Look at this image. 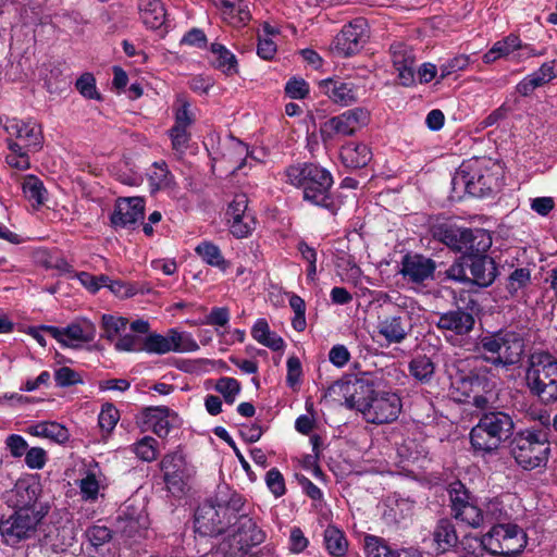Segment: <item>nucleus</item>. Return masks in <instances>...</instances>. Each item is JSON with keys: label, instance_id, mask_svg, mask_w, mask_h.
Masks as SVG:
<instances>
[{"label": "nucleus", "instance_id": "obj_19", "mask_svg": "<svg viewBox=\"0 0 557 557\" xmlns=\"http://www.w3.org/2000/svg\"><path fill=\"white\" fill-rule=\"evenodd\" d=\"M230 232L236 238H245L255 230V216L248 211V198L245 194H238L228 205L225 213Z\"/></svg>", "mask_w": 557, "mask_h": 557}, {"label": "nucleus", "instance_id": "obj_61", "mask_svg": "<svg viewBox=\"0 0 557 557\" xmlns=\"http://www.w3.org/2000/svg\"><path fill=\"white\" fill-rule=\"evenodd\" d=\"M4 445L5 449L9 450L13 458L23 457L28 449L26 440L20 434H10L7 436Z\"/></svg>", "mask_w": 557, "mask_h": 557}, {"label": "nucleus", "instance_id": "obj_29", "mask_svg": "<svg viewBox=\"0 0 557 557\" xmlns=\"http://www.w3.org/2000/svg\"><path fill=\"white\" fill-rule=\"evenodd\" d=\"M392 61L398 73L401 85L411 86L416 83V57L404 44H394L391 47Z\"/></svg>", "mask_w": 557, "mask_h": 557}, {"label": "nucleus", "instance_id": "obj_32", "mask_svg": "<svg viewBox=\"0 0 557 557\" xmlns=\"http://www.w3.org/2000/svg\"><path fill=\"white\" fill-rule=\"evenodd\" d=\"M237 536L243 546H257L265 541L267 534L251 517L243 515L237 520Z\"/></svg>", "mask_w": 557, "mask_h": 557}, {"label": "nucleus", "instance_id": "obj_22", "mask_svg": "<svg viewBox=\"0 0 557 557\" xmlns=\"http://www.w3.org/2000/svg\"><path fill=\"white\" fill-rule=\"evenodd\" d=\"M7 133L20 139L25 147L38 150L42 146V128L34 119H9L4 124Z\"/></svg>", "mask_w": 557, "mask_h": 557}, {"label": "nucleus", "instance_id": "obj_49", "mask_svg": "<svg viewBox=\"0 0 557 557\" xmlns=\"http://www.w3.org/2000/svg\"><path fill=\"white\" fill-rule=\"evenodd\" d=\"M144 348V337L134 333H123L115 342L114 349L119 352H139Z\"/></svg>", "mask_w": 557, "mask_h": 557}, {"label": "nucleus", "instance_id": "obj_41", "mask_svg": "<svg viewBox=\"0 0 557 557\" xmlns=\"http://www.w3.org/2000/svg\"><path fill=\"white\" fill-rule=\"evenodd\" d=\"M410 375L421 382L429 383L435 373V366L430 357L418 355L411 359L408 366Z\"/></svg>", "mask_w": 557, "mask_h": 557}, {"label": "nucleus", "instance_id": "obj_63", "mask_svg": "<svg viewBox=\"0 0 557 557\" xmlns=\"http://www.w3.org/2000/svg\"><path fill=\"white\" fill-rule=\"evenodd\" d=\"M530 271L523 268L516 269L509 276L507 289L515 295L519 289L525 287L530 282Z\"/></svg>", "mask_w": 557, "mask_h": 557}, {"label": "nucleus", "instance_id": "obj_16", "mask_svg": "<svg viewBox=\"0 0 557 557\" xmlns=\"http://www.w3.org/2000/svg\"><path fill=\"white\" fill-rule=\"evenodd\" d=\"M44 515V510H15L7 520L0 521V533L12 543L28 539Z\"/></svg>", "mask_w": 557, "mask_h": 557}, {"label": "nucleus", "instance_id": "obj_51", "mask_svg": "<svg viewBox=\"0 0 557 557\" xmlns=\"http://www.w3.org/2000/svg\"><path fill=\"white\" fill-rule=\"evenodd\" d=\"M215 391L223 396L227 404L232 405L240 392V384L234 377L223 376L216 381Z\"/></svg>", "mask_w": 557, "mask_h": 557}, {"label": "nucleus", "instance_id": "obj_6", "mask_svg": "<svg viewBox=\"0 0 557 557\" xmlns=\"http://www.w3.org/2000/svg\"><path fill=\"white\" fill-rule=\"evenodd\" d=\"M446 276L458 283L487 287L497 276V267L493 258L482 252H470L456 260L446 270Z\"/></svg>", "mask_w": 557, "mask_h": 557}, {"label": "nucleus", "instance_id": "obj_55", "mask_svg": "<svg viewBox=\"0 0 557 557\" xmlns=\"http://www.w3.org/2000/svg\"><path fill=\"white\" fill-rule=\"evenodd\" d=\"M265 484L276 498L286 493L284 476L276 468H272L267 472Z\"/></svg>", "mask_w": 557, "mask_h": 557}, {"label": "nucleus", "instance_id": "obj_47", "mask_svg": "<svg viewBox=\"0 0 557 557\" xmlns=\"http://www.w3.org/2000/svg\"><path fill=\"white\" fill-rule=\"evenodd\" d=\"M147 525V518L143 513H138L136 517L127 511H123L119 516V530L128 537H132L135 533L145 529Z\"/></svg>", "mask_w": 557, "mask_h": 557}, {"label": "nucleus", "instance_id": "obj_42", "mask_svg": "<svg viewBox=\"0 0 557 557\" xmlns=\"http://www.w3.org/2000/svg\"><path fill=\"white\" fill-rule=\"evenodd\" d=\"M324 544L330 555L342 557L347 552V541L344 533L336 527L330 525L324 531Z\"/></svg>", "mask_w": 557, "mask_h": 557}, {"label": "nucleus", "instance_id": "obj_27", "mask_svg": "<svg viewBox=\"0 0 557 557\" xmlns=\"http://www.w3.org/2000/svg\"><path fill=\"white\" fill-rule=\"evenodd\" d=\"M145 203L140 197L121 198L116 201L111 215V223L115 227H126L135 224L144 216Z\"/></svg>", "mask_w": 557, "mask_h": 557}, {"label": "nucleus", "instance_id": "obj_10", "mask_svg": "<svg viewBox=\"0 0 557 557\" xmlns=\"http://www.w3.org/2000/svg\"><path fill=\"white\" fill-rule=\"evenodd\" d=\"M433 236L450 249L459 252H485L492 245L488 233L482 228H466L455 224L434 227Z\"/></svg>", "mask_w": 557, "mask_h": 557}, {"label": "nucleus", "instance_id": "obj_18", "mask_svg": "<svg viewBox=\"0 0 557 557\" xmlns=\"http://www.w3.org/2000/svg\"><path fill=\"white\" fill-rule=\"evenodd\" d=\"M451 510L454 517L472 528H479L484 523V512L472 496L463 490L462 484H457L450 491Z\"/></svg>", "mask_w": 557, "mask_h": 557}, {"label": "nucleus", "instance_id": "obj_1", "mask_svg": "<svg viewBox=\"0 0 557 557\" xmlns=\"http://www.w3.org/2000/svg\"><path fill=\"white\" fill-rule=\"evenodd\" d=\"M346 407L359 411L369 423H391L401 412L403 403L395 392L376 391L362 382H356L346 385Z\"/></svg>", "mask_w": 557, "mask_h": 557}, {"label": "nucleus", "instance_id": "obj_54", "mask_svg": "<svg viewBox=\"0 0 557 557\" xmlns=\"http://www.w3.org/2000/svg\"><path fill=\"white\" fill-rule=\"evenodd\" d=\"M119 420V410L112 404L102 406L98 417V424L102 431L110 433L115 428Z\"/></svg>", "mask_w": 557, "mask_h": 557}, {"label": "nucleus", "instance_id": "obj_56", "mask_svg": "<svg viewBox=\"0 0 557 557\" xmlns=\"http://www.w3.org/2000/svg\"><path fill=\"white\" fill-rule=\"evenodd\" d=\"M468 65L469 58L467 55L454 57L440 66V79L443 81L451 74L463 71Z\"/></svg>", "mask_w": 557, "mask_h": 557}, {"label": "nucleus", "instance_id": "obj_38", "mask_svg": "<svg viewBox=\"0 0 557 557\" xmlns=\"http://www.w3.org/2000/svg\"><path fill=\"white\" fill-rule=\"evenodd\" d=\"M195 252L205 263L216 268L221 272H226L231 267V262L223 257L221 249L211 242L203 240L199 243L195 248Z\"/></svg>", "mask_w": 557, "mask_h": 557}, {"label": "nucleus", "instance_id": "obj_31", "mask_svg": "<svg viewBox=\"0 0 557 557\" xmlns=\"http://www.w3.org/2000/svg\"><path fill=\"white\" fill-rule=\"evenodd\" d=\"M436 325L456 335H465L472 331L474 318L472 313L462 309L450 310L440 315Z\"/></svg>", "mask_w": 557, "mask_h": 557}, {"label": "nucleus", "instance_id": "obj_62", "mask_svg": "<svg viewBox=\"0 0 557 557\" xmlns=\"http://www.w3.org/2000/svg\"><path fill=\"white\" fill-rule=\"evenodd\" d=\"M111 530L106 525H92L86 531V537L95 547L102 546L111 540Z\"/></svg>", "mask_w": 557, "mask_h": 557}, {"label": "nucleus", "instance_id": "obj_30", "mask_svg": "<svg viewBox=\"0 0 557 557\" xmlns=\"http://www.w3.org/2000/svg\"><path fill=\"white\" fill-rule=\"evenodd\" d=\"M434 270L435 263L433 260L420 255H414L404 258L400 272L404 277L414 283H422L433 276Z\"/></svg>", "mask_w": 557, "mask_h": 557}, {"label": "nucleus", "instance_id": "obj_20", "mask_svg": "<svg viewBox=\"0 0 557 557\" xmlns=\"http://www.w3.org/2000/svg\"><path fill=\"white\" fill-rule=\"evenodd\" d=\"M369 37L368 23L364 18H355L345 25L336 36L334 47L345 57L357 53Z\"/></svg>", "mask_w": 557, "mask_h": 557}, {"label": "nucleus", "instance_id": "obj_13", "mask_svg": "<svg viewBox=\"0 0 557 557\" xmlns=\"http://www.w3.org/2000/svg\"><path fill=\"white\" fill-rule=\"evenodd\" d=\"M41 491L39 480L33 475H26L20 478L2 498L9 507L16 510H42L45 507L38 503Z\"/></svg>", "mask_w": 557, "mask_h": 557}, {"label": "nucleus", "instance_id": "obj_4", "mask_svg": "<svg viewBox=\"0 0 557 557\" xmlns=\"http://www.w3.org/2000/svg\"><path fill=\"white\" fill-rule=\"evenodd\" d=\"M530 393L544 405L557 401V359L548 352H533L525 370Z\"/></svg>", "mask_w": 557, "mask_h": 557}, {"label": "nucleus", "instance_id": "obj_3", "mask_svg": "<svg viewBox=\"0 0 557 557\" xmlns=\"http://www.w3.org/2000/svg\"><path fill=\"white\" fill-rule=\"evenodd\" d=\"M513 429L511 417L502 411L484 413L470 431V443L482 457L496 451Z\"/></svg>", "mask_w": 557, "mask_h": 557}, {"label": "nucleus", "instance_id": "obj_12", "mask_svg": "<svg viewBox=\"0 0 557 557\" xmlns=\"http://www.w3.org/2000/svg\"><path fill=\"white\" fill-rule=\"evenodd\" d=\"M199 346L193 336L175 329L169 330L166 335L152 333L144 337L143 351L148 354L164 355L174 352H194Z\"/></svg>", "mask_w": 557, "mask_h": 557}, {"label": "nucleus", "instance_id": "obj_58", "mask_svg": "<svg viewBox=\"0 0 557 557\" xmlns=\"http://www.w3.org/2000/svg\"><path fill=\"white\" fill-rule=\"evenodd\" d=\"M76 277L90 293H97L101 287H104L110 282V278L107 275L101 274L96 276L88 272H79L76 274Z\"/></svg>", "mask_w": 557, "mask_h": 557}, {"label": "nucleus", "instance_id": "obj_33", "mask_svg": "<svg viewBox=\"0 0 557 557\" xmlns=\"http://www.w3.org/2000/svg\"><path fill=\"white\" fill-rule=\"evenodd\" d=\"M26 432L33 436L48 438L58 444H64L70 440L69 430L55 421H41L29 425Z\"/></svg>", "mask_w": 557, "mask_h": 557}, {"label": "nucleus", "instance_id": "obj_2", "mask_svg": "<svg viewBox=\"0 0 557 557\" xmlns=\"http://www.w3.org/2000/svg\"><path fill=\"white\" fill-rule=\"evenodd\" d=\"M287 182L302 190L305 201L326 209L332 214L337 211L331 188L332 174L315 163L290 165L285 171Z\"/></svg>", "mask_w": 557, "mask_h": 557}, {"label": "nucleus", "instance_id": "obj_8", "mask_svg": "<svg viewBox=\"0 0 557 557\" xmlns=\"http://www.w3.org/2000/svg\"><path fill=\"white\" fill-rule=\"evenodd\" d=\"M510 453L521 468L533 470L546 466L550 447L542 431L523 430L511 440Z\"/></svg>", "mask_w": 557, "mask_h": 557}, {"label": "nucleus", "instance_id": "obj_50", "mask_svg": "<svg viewBox=\"0 0 557 557\" xmlns=\"http://www.w3.org/2000/svg\"><path fill=\"white\" fill-rule=\"evenodd\" d=\"M393 547L379 536L367 535L364 539V552L368 557H389Z\"/></svg>", "mask_w": 557, "mask_h": 557}, {"label": "nucleus", "instance_id": "obj_40", "mask_svg": "<svg viewBox=\"0 0 557 557\" xmlns=\"http://www.w3.org/2000/svg\"><path fill=\"white\" fill-rule=\"evenodd\" d=\"M22 190L24 197L35 208L42 206L48 198V191L42 181L35 175H27L23 178Z\"/></svg>", "mask_w": 557, "mask_h": 557}, {"label": "nucleus", "instance_id": "obj_60", "mask_svg": "<svg viewBox=\"0 0 557 557\" xmlns=\"http://www.w3.org/2000/svg\"><path fill=\"white\" fill-rule=\"evenodd\" d=\"M285 92L292 99H304L309 94V85L304 78L292 77L285 85Z\"/></svg>", "mask_w": 557, "mask_h": 557}, {"label": "nucleus", "instance_id": "obj_21", "mask_svg": "<svg viewBox=\"0 0 557 557\" xmlns=\"http://www.w3.org/2000/svg\"><path fill=\"white\" fill-rule=\"evenodd\" d=\"M319 88L331 101L342 107H348L358 99V87L349 79L325 78L319 82Z\"/></svg>", "mask_w": 557, "mask_h": 557}, {"label": "nucleus", "instance_id": "obj_39", "mask_svg": "<svg viewBox=\"0 0 557 557\" xmlns=\"http://www.w3.org/2000/svg\"><path fill=\"white\" fill-rule=\"evenodd\" d=\"M210 51L212 54V63L216 69L221 70L226 75L237 73V59L231 50L221 44L213 42L211 44Z\"/></svg>", "mask_w": 557, "mask_h": 557}, {"label": "nucleus", "instance_id": "obj_7", "mask_svg": "<svg viewBox=\"0 0 557 557\" xmlns=\"http://www.w3.org/2000/svg\"><path fill=\"white\" fill-rule=\"evenodd\" d=\"M469 547L481 548L492 555H512L520 553L527 545V534L513 523H498L482 537L467 539Z\"/></svg>", "mask_w": 557, "mask_h": 557}, {"label": "nucleus", "instance_id": "obj_59", "mask_svg": "<svg viewBox=\"0 0 557 557\" xmlns=\"http://www.w3.org/2000/svg\"><path fill=\"white\" fill-rule=\"evenodd\" d=\"M227 157L234 163H238L235 170H240L248 157V147L238 139H231Z\"/></svg>", "mask_w": 557, "mask_h": 557}, {"label": "nucleus", "instance_id": "obj_28", "mask_svg": "<svg viewBox=\"0 0 557 557\" xmlns=\"http://www.w3.org/2000/svg\"><path fill=\"white\" fill-rule=\"evenodd\" d=\"M223 22L227 25L240 28L247 25L251 18L248 4L245 0H211Z\"/></svg>", "mask_w": 557, "mask_h": 557}, {"label": "nucleus", "instance_id": "obj_53", "mask_svg": "<svg viewBox=\"0 0 557 557\" xmlns=\"http://www.w3.org/2000/svg\"><path fill=\"white\" fill-rule=\"evenodd\" d=\"M174 125L172 127H177L182 129H187L195 122V114L190 109V104L187 101L180 100L178 106L175 108L174 112Z\"/></svg>", "mask_w": 557, "mask_h": 557}, {"label": "nucleus", "instance_id": "obj_24", "mask_svg": "<svg viewBox=\"0 0 557 557\" xmlns=\"http://www.w3.org/2000/svg\"><path fill=\"white\" fill-rule=\"evenodd\" d=\"M145 423L157 436L166 437L181 425L178 414L165 406L147 408L144 412Z\"/></svg>", "mask_w": 557, "mask_h": 557}, {"label": "nucleus", "instance_id": "obj_36", "mask_svg": "<svg viewBox=\"0 0 557 557\" xmlns=\"http://www.w3.org/2000/svg\"><path fill=\"white\" fill-rule=\"evenodd\" d=\"M433 542L437 553H446L458 543V535L454 523L449 519H441L434 531Z\"/></svg>", "mask_w": 557, "mask_h": 557}, {"label": "nucleus", "instance_id": "obj_9", "mask_svg": "<svg viewBox=\"0 0 557 557\" xmlns=\"http://www.w3.org/2000/svg\"><path fill=\"white\" fill-rule=\"evenodd\" d=\"M483 358L496 367H507L520 361L524 351L523 338L515 332H498L480 341Z\"/></svg>", "mask_w": 557, "mask_h": 557}, {"label": "nucleus", "instance_id": "obj_64", "mask_svg": "<svg viewBox=\"0 0 557 557\" xmlns=\"http://www.w3.org/2000/svg\"><path fill=\"white\" fill-rule=\"evenodd\" d=\"M533 73L543 86L550 83L557 78V59L542 63L536 71H533Z\"/></svg>", "mask_w": 557, "mask_h": 557}, {"label": "nucleus", "instance_id": "obj_11", "mask_svg": "<svg viewBox=\"0 0 557 557\" xmlns=\"http://www.w3.org/2000/svg\"><path fill=\"white\" fill-rule=\"evenodd\" d=\"M370 113L367 109L358 107L346 110L345 112L325 121L320 133L324 143L333 140L336 136H351L359 128L367 125Z\"/></svg>", "mask_w": 557, "mask_h": 557}, {"label": "nucleus", "instance_id": "obj_14", "mask_svg": "<svg viewBox=\"0 0 557 557\" xmlns=\"http://www.w3.org/2000/svg\"><path fill=\"white\" fill-rule=\"evenodd\" d=\"M160 469L163 473L168 491L174 496H178L184 492L187 481L194 473L181 451H172L164 455L160 461Z\"/></svg>", "mask_w": 557, "mask_h": 557}, {"label": "nucleus", "instance_id": "obj_37", "mask_svg": "<svg viewBox=\"0 0 557 557\" xmlns=\"http://www.w3.org/2000/svg\"><path fill=\"white\" fill-rule=\"evenodd\" d=\"M251 336L259 344L274 350H282L285 347L284 339L270 330L265 319H258L251 327Z\"/></svg>", "mask_w": 557, "mask_h": 557}, {"label": "nucleus", "instance_id": "obj_48", "mask_svg": "<svg viewBox=\"0 0 557 557\" xmlns=\"http://www.w3.org/2000/svg\"><path fill=\"white\" fill-rule=\"evenodd\" d=\"M8 148L9 153L5 159L10 166L18 170H26L29 168V157L18 143L9 140Z\"/></svg>", "mask_w": 557, "mask_h": 557}, {"label": "nucleus", "instance_id": "obj_57", "mask_svg": "<svg viewBox=\"0 0 557 557\" xmlns=\"http://www.w3.org/2000/svg\"><path fill=\"white\" fill-rule=\"evenodd\" d=\"M24 461L27 468L32 470H41L48 461V454L41 447H32L28 448L24 455Z\"/></svg>", "mask_w": 557, "mask_h": 557}, {"label": "nucleus", "instance_id": "obj_23", "mask_svg": "<svg viewBox=\"0 0 557 557\" xmlns=\"http://www.w3.org/2000/svg\"><path fill=\"white\" fill-rule=\"evenodd\" d=\"M376 332L388 345L400 344L411 332V324L406 312L401 311L398 314L380 317Z\"/></svg>", "mask_w": 557, "mask_h": 557}, {"label": "nucleus", "instance_id": "obj_26", "mask_svg": "<svg viewBox=\"0 0 557 557\" xmlns=\"http://www.w3.org/2000/svg\"><path fill=\"white\" fill-rule=\"evenodd\" d=\"M451 184L454 189L463 187L465 191L474 197H483L491 191L487 178L478 170H473L471 165L463 164L453 177Z\"/></svg>", "mask_w": 557, "mask_h": 557}, {"label": "nucleus", "instance_id": "obj_46", "mask_svg": "<svg viewBox=\"0 0 557 557\" xmlns=\"http://www.w3.org/2000/svg\"><path fill=\"white\" fill-rule=\"evenodd\" d=\"M132 451L143 461L151 462L159 454L158 441L151 436H144L133 444Z\"/></svg>", "mask_w": 557, "mask_h": 557}, {"label": "nucleus", "instance_id": "obj_5", "mask_svg": "<svg viewBox=\"0 0 557 557\" xmlns=\"http://www.w3.org/2000/svg\"><path fill=\"white\" fill-rule=\"evenodd\" d=\"M243 503L237 494H232L230 498L219 491L214 502L203 504L195 515L196 528L205 534H216L225 530L235 518L236 512L240 510Z\"/></svg>", "mask_w": 557, "mask_h": 557}, {"label": "nucleus", "instance_id": "obj_45", "mask_svg": "<svg viewBox=\"0 0 557 557\" xmlns=\"http://www.w3.org/2000/svg\"><path fill=\"white\" fill-rule=\"evenodd\" d=\"M152 191L171 186L173 176L168 170L165 162H154L148 172Z\"/></svg>", "mask_w": 557, "mask_h": 557}, {"label": "nucleus", "instance_id": "obj_25", "mask_svg": "<svg viewBox=\"0 0 557 557\" xmlns=\"http://www.w3.org/2000/svg\"><path fill=\"white\" fill-rule=\"evenodd\" d=\"M522 50L523 41L521 38L516 34H509L494 42L482 59L485 64L494 63L500 59L519 64L523 62V59H518V54L522 53Z\"/></svg>", "mask_w": 557, "mask_h": 557}, {"label": "nucleus", "instance_id": "obj_15", "mask_svg": "<svg viewBox=\"0 0 557 557\" xmlns=\"http://www.w3.org/2000/svg\"><path fill=\"white\" fill-rule=\"evenodd\" d=\"M41 329L61 345L71 348L81 347L96 337V326L86 318L76 319L65 327L41 325Z\"/></svg>", "mask_w": 557, "mask_h": 557}, {"label": "nucleus", "instance_id": "obj_52", "mask_svg": "<svg viewBox=\"0 0 557 557\" xmlns=\"http://www.w3.org/2000/svg\"><path fill=\"white\" fill-rule=\"evenodd\" d=\"M289 306L294 311L292 325L295 331L302 332L307 326L305 300L300 296L292 294L289 297Z\"/></svg>", "mask_w": 557, "mask_h": 557}, {"label": "nucleus", "instance_id": "obj_34", "mask_svg": "<svg viewBox=\"0 0 557 557\" xmlns=\"http://www.w3.org/2000/svg\"><path fill=\"white\" fill-rule=\"evenodd\" d=\"M372 158L371 150L364 144L348 143L341 149V159L345 166L359 169L366 166Z\"/></svg>", "mask_w": 557, "mask_h": 557}, {"label": "nucleus", "instance_id": "obj_44", "mask_svg": "<svg viewBox=\"0 0 557 557\" xmlns=\"http://www.w3.org/2000/svg\"><path fill=\"white\" fill-rule=\"evenodd\" d=\"M512 499L510 495H502L495 496L483 504V508H485L484 512V522L499 520L507 515L508 503Z\"/></svg>", "mask_w": 557, "mask_h": 557}, {"label": "nucleus", "instance_id": "obj_35", "mask_svg": "<svg viewBox=\"0 0 557 557\" xmlns=\"http://www.w3.org/2000/svg\"><path fill=\"white\" fill-rule=\"evenodd\" d=\"M139 14L143 23L151 29H158L165 23L166 13L160 0H139Z\"/></svg>", "mask_w": 557, "mask_h": 557}, {"label": "nucleus", "instance_id": "obj_43", "mask_svg": "<svg viewBox=\"0 0 557 557\" xmlns=\"http://www.w3.org/2000/svg\"><path fill=\"white\" fill-rule=\"evenodd\" d=\"M127 325L126 318L103 314L101 318L102 336L110 342H115L126 331Z\"/></svg>", "mask_w": 557, "mask_h": 557}, {"label": "nucleus", "instance_id": "obj_17", "mask_svg": "<svg viewBox=\"0 0 557 557\" xmlns=\"http://www.w3.org/2000/svg\"><path fill=\"white\" fill-rule=\"evenodd\" d=\"M76 485L84 502L96 503L108 487V479L95 460L84 461L78 470Z\"/></svg>", "mask_w": 557, "mask_h": 557}]
</instances>
